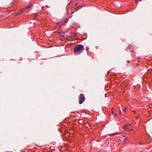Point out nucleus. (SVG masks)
<instances>
[{
    "label": "nucleus",
    "mask_w": 152,
    "mask_h": 152,
    "mask_svg": "<svg viewBox=\"0 0 152 152\" xmlns=\"http://www.w3.org/2000/svg\"><path fill=\"white\" fill-rule=\"evenodd\" d=\"M84 48L83 45H77L74 49V53H82L84 50Z\"/></svg>",
    "instance_id": "f257e3e1"
},
{
    "label": "nucleus",
    "mask_w": 152,
    "mask_h": 152,
    "mask_svg": "<svg viewBox=\"0 0 152 152\" xmlns=\"http://www.w3.org/2000/svg\"><path fill=\"white\" fill-rule=\"evenodd\" d=\"M80 101L79 102V103L80 104H81L85 100V98L84 95L83 94H80Z\"/></svg>",
    "instance_id": "f03ea898"
},
{
    "label": "nucleus",
    "mask_w": 152,
    "mask_h": 152,
    "mask_svg": "<svg viewBox=\"0 0 152 152\" xmlns=\"http://www.w3.org/2000/svg\"><path fill=\"white\" fill-rule=\"evenodd\" d=\"M25 10V8H23L18 12V13L16 15H17L19 14H21L23 13V12Z\"/></svg>",
    "instance_id": "7ed1b4c3"
},
{
    "label": "nucleus",
    "mask_w": 152,
    "mask_h": 152,
    "mask_svg": "<svg viewBox=\"0 0 152 152\" xmlns=\"http://www.w3.org/2000/svg\"><path fill=\"white\" fill-rule=\"evenodd\" d=\"M123 128L126 130H127L129 129L128 125L126 124H125L123 127Z\"/></svg>",
    "instance_id": "20e7f679"
},
{
    "label": "nucleus",
    "mask_w": 152,
    "mask_h": 152,
    "mask_svg": "<svg viewBox=\"0 0 152 152\" xmlns=\"http://www.w3.org/2000/svg\"><path fill=\"white\" fill-rule=\"evenodd\" d=\"M32 6V5L31 4H30L29 6H28L26 7L25 8H25V10L26 9H28L29 8H31Z\"/></svg>",
    "instance_id": "39448f33"
},
{
    "label": "nucleus",
    "mask_w": 152,
    "mask_h": 152,
    "mask_svg": "<svg viewBox=\"0 0 152 152\" xmlns=\"http://www.w3.org/2000/svg\"><path fill=\"white\" fill-rule=\"evenodd\" d=\"M119 134V133L118 132V133H113V134H110V136H113V135H116L118 134Z\"/></svg>",
    "instance_id": "423d86ee"
},
{
    "label": "nucleus",
    "mask_w": 152,
    "mask_h": 152,
    "mask_svg": "<svg viewBox=\"0 0 152 152\" xmlns=\"http://www.w3.org/2000/svg\"><path fill=\"white\" fill-rule=\"evenodd\" d=\"M37 15V13H35L34 14V15H33V16L34 17H35V18L36 16Z\"/></svg>",
    "instance_id": "0eeeda50"
},
{
    "label": "nucleus",
    "mask_w": 152,
    "mask_h": 152,
    "mask_svg": "<svg viewBox=\"0 0 152 152\" xmlns=\"http://www.w3.org/2000/svg\"><path fill=\"white\" fill-rule=\"evenodd\" d=\"M126 108H125V109H124L123 110V111L124 112V113H125V111H126Z\"/></svg>",
    "instance_id": "6e6552de"
},
{
    "label": "nucleus",
    "mask_w": 152,
    "mask_h": 152,
    "mask_svg": "<svg viewBox=\"0 0 152 152\" xmlns=\"http://www.w3.org/2000/svg\"><path fill=\"white\" fill-rule=\"evenodd\" d=\"M138 1V0H135V1L136 3H137Z\"/></svg>",
    "instance_id": "1a4fd4ad"
},
{
    "label": "nucleus",
    "mask_w": 152,
    "mask_h": 152,
    "mask_svg": "<svg viewBox=\"0 0 152 152\" xmlns=\"http://www.w3.org/2000/svg\"><path fill=\"white\" fill-rule=\"evenodd\" d=\"M129 126H132V124H129Z\"/></svg>",
    "instance_id": "9d476101"
},
{
    "label": "nucleus",
    "mask_w": 152,
    "mask_h": 152,
    "mask_svg": "<svg viewBox=\"0 0 152 152\" xmlns=\"http://www.w3.org/2000/svg\"><path fill=\"white\" fill-rule=\"evenodd\" d=\"M132 111L134 112V113H135V111Z\"/></svg>",
    "instance_id": "9b49d317"
},
{
    "label": "nucleus",
    "mask_w": 152,
    "mask_h": 152,
    "mask_svg": "<svg viewBox=\"0 0 152 152\" xmlns=\"http://www.w3.org/2000/svg\"><path fill=\"white\" fill-rule=\"evenodd\" d=\"M138 118V117H136V118L137 119V118Z\"/></svg>",
    "instance_id": "f8f14e48"
},
{
    "label": "nucleus",
    "mask_w": 152,
    "mask_h": 152,
    "mask_svg": "<svg viewBox=\"0 0 152 152\" xmlns=\"http://www.w3.org/2000/svg\"><path fill=\"white\" fill-rule=\"evenodd\" d=\"M86 50H88V48H86Z\"/></svg>",
    "instance_id": "ddd939ff"
},
{
    "label": "nucleus",
    "mask_w": 152,
    "mask_h": 152,
    "mask_svg": "<svg viewBox=\"0 0 152 152\" xmlns=\"http://www.w3.org/2000/svg\"><path fill=\"white\" fill-rule=\"evenodd\" d=\"M141 0H138V1H141Z\"/></svg>",
    "instance_id": "4468645a"
},
{
    "label": "nucleus",
    "mask_w": 152,
    "mask_h": 152,
    "mask_svg": "<svg viewBox=\"0 0 152 152\" xmlns=\"http://www.w3.org/2000/svg\"><path fill=\"white\" fill-rule=\"evenodd\" d=\"M108 73H109L110 72V71H108Z\"/></svg>",
    "instance_id": "2eb2a0df"
},
{
    "label": "nucleus",
    "mask_w": 152,
    "mask_h": 152,
    "mask_svg": "<svg viewBox=\"0 0 152 152\" xmlns=\"http://www.w3.org/2000/svg\"><path fill=\"white\" fill-rule=\"evenodd\" d=\"M22 58H20V60H22Z\"/></svg>",
    "instance_id": "dca6fc26"
},
{
    "label": "nucleus",
    "mask_w": 152,
    "mask_h": 152,
    "mask_svg": "<svg viewBox=\"0 0 152 152\" xmlns=\"http://www.w3.org/2000/svg\"><path fill=\"white\" fill-rule=\"evenodd\" d=\"M120 113H121V110H120Z\"/></svg>",
    "instance_id": "f3484780"
},
{
    "label": "nucleus",
    "mask_w": 152,
    "mask_h": 152,
    "mask_svg": "<svg viewBox=\"0 0 152 152\" xmlns=\"http://www.w3.org/2000/svg\"><path fill=\"white\" fill-rule=\"evenodd\" d=\"M43 7H42V9H43Z\"/></svg>",
    "instance_id": "a211bd4d"
}]
</instances>
